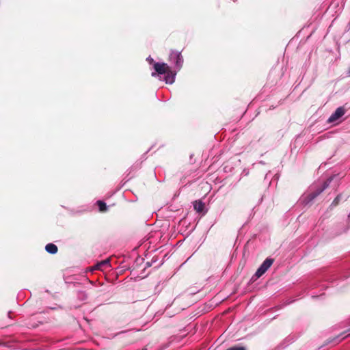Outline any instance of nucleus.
I'll use <instances>...</instances> for the list:
<instances>
[{
  "mask_svg": "<svg viewBox=\"0 0 350 350\" xmlns=\"http://www.w3.org/2000/svg\"><path fill=\"white\" fill-rule=\"evenodd\" d=\"M273 262V260L272 258H266L264 260V262L261 264L260 267L256 271L255 275L257 278H260V276H262L268 270V269L272 265Z\"/></svg>",
  "mask_w": 350,
  "mask_h": 350,
  "instance_id": "nucleus-4",
  "label": "nucleus"
},
{
  "mask_svg": "<svg viewBox=\"0 0 350 350\" xmlns=\"http://www.w3.org/2000/svg\"><path fill=\"white\" fill-rule=\"evenodd\" d=\"M345 113L343 107H338L327 120L328 123H334Z\"/></svg>",
  "mask_w": 350,
  "mask_h": 350,
  "instance_id": "nucleus-5",
  "label": "nucleus"
},
{
  "mask_svg": "<svg viewBox=\"0 0 350 350\" xmlns=\"http://www.w3.org/2000/svg\"><path fill=\"white\" fill-rule=\"evenodd\" d=\"M341 198L340 195H338L336 198L334 200L333 202L332 203V205L336 206L338 204V202L340 201Z\"/></svg>",
  "mask_w": 350,
  "mask_h": 350,
  "instance_id": "nucleus-10",
  "label": "nucleus"
},
{
  "mask_svg": "<svg viewBox=\"0 0 350 350\" xmlns=\"http://www.w3.org/2000/svg\"><path fill=\"white\" fill-rule=\"evenodd\" d=\"M146 60H147V62H148L150 64H154V63H155V62H154V59H153L150 56L148 57H147V59H146Z\"/></svg>",
  "mask_w": 350,
  "mask_h": 350,
  "instance_id": "nucleus-12",
  "label": "nucleus"
},
{
  "mask_svg": "<svg viewBox=\"0 0 350 350\" xmlns=\"http://www.w3.org/2000/svg\"><path fill=\"white\" fill-rule=\"evenodd\" d=\"M227 350H245V349L242 347H234L229 348Z\"/></svg>",
  "mask_w": 350,
  "mask_h": 350,
  "instance_id": "nucleus-11",
  "label": "nucleus"
},
{
  "mask_svg": "<svg viewBox=\"0 0 350 350\" xmlns=\"http://www.w3.org/2000/svg\"><path fill=\"white\" fill-rule=\"evenodd\" d=\"M168 60L171 64L174 65V71L176 72L183 67L184 60L181 52L172 50Z\"/></svg>",
  "mask_w": 350,
  "mask_h": 350,
  "instance_id": "nucleus-2",
  "label": "nucleus"
},
{
  "mask_svg": "<svg viewBox=\"0 0 350 350\" xmlns=\"http://www.w3.org/2000/svg\"><path fill=\"white\" fill-rule=\"evenodd\" d=\"M45 250L48 253L51 254H56L58 250L57 247L53 243H48L45 246Z\"/></svg>",
  "mask_w": 350,
  "mask_h": 350,
  "instance_id": "nucleus-7",
  "label": "nucleus"
},
{
  "mask_svg": "<svg viewBox=\"0 0 350 350\" xmlns=\"http://www.w3.org/2000/svg\"><path fill=\"white\" fill-rule=\"evenodd\" d=\"M109 265V261L108 260H103L95 265L96 269H101L103 266Z\"/></svg>",
  "mask_w": 350,
  "mask_h": 350,
  "instance_id": "nucleus-9",
  "label": "nucleus"
},
{
  "mask_svg": "<svg viewBox=\"0 0 350 350\" xmlns=\"http://www.w3.org/2000/svg\"><path fill=\"white\" fill-rule=\"evenodd\" d=\"M332 178H328L325 180L322 185L317 188L314 191H311L306 198V201L307 203L312 201L314 198H316L320 193H321L329 185Z\"/></svg>",
  "mask_w": 350,
  "mask_h": 350,
  "instance_id": "nucleus-3",
  "label": "nucleus"
},
{
  "mask_svg": "<svg viewBox=\"0 0 350 350\" xmlns=\"http://www.w3.org/2000/svg\"><path fill=\"white\" fill-rule=\"evenodd\" d=\"M154 72H152V77H156L157 75L166 74L164 81L167 84H172L175 81L176 71L169 70V66L165 63H154Z\"/></svg>",
  "mask_w": 350,
  "mask_h": 350,
  "instance_id": "nucleus-1",
  "label": "nucleus"
},
{
  "mask_svg": "<svg viewBox=\"0 0 350 350\" xmlns=\"http://www.w3.org/2000/svg\"><path fill=\"white\" fill-rule=\"evenodd\" d=\"M97 204L99 208V211L101 212L106 211L107 210V206L105 202L101 200L97 201Z\"/></svg>",
  "mask_w": 350,
  "mask_h": 350,
  "instance_id": "nucleus-8",
  "label": "nucleus"
},
{
  "mask_svg": "<svg viewBox=\"0 0 350 350\" xmlns=\"http://www.w3.org/2000/svg\"><path fill=\"white\" fill-rule=\"evenodd\" d=\"M204 206V203L200 200L195 201L193 203L194 209L199 213L203 212Z\"/></svg>",
  "mask_w": 350,
  "mask_h": 350,
  "instance_id": "nucleus-6",
  "label": "nucleus"
}]
</instances>
